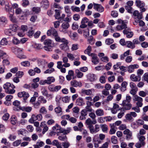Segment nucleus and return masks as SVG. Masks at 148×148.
Here are the masks:
<instances>
[{"mask_svg": "<svg viewBox=\"0 0 148 148\" xmlns=\"http://www.w3.org/2000/svg\"><path fill=\"white\" fill-rule=\"evenodd\" d=\"M56 14L55 15V17L56 19H60L61 18L60 16V11L58 10H55Z\"/></svg>", "mask_w": 148, "mask_h": 148, "instance_id": "obj_59", "label": "nucleus"}, {"mask_svg": "<svg viewBox=\"0 0 148 148\" xmlns=\"http://www.w3.org/2000/svg\"><path fill=\"white\" fill-rule=\"evenodd\" d=\"M94 91V89L93 88L88 90L82 89V93L88 95H91Z\"/></svg>", "mask_w": 148, "mask_h": 148, "instance_id": "obj_22", "label": "nucleus"}, {"mask_svg": "<svg viewBox=\"0 0 148 148\" xmlns=\"http://www.w3.org/2000/svg\"><path fill=\"white\" fill-rule=\"evenodd\" d=\"M134 101L136 103V105L138 107H141L143 105V99L137 95H135L133 98Z\"/></svg>", "mask_w": 148, "mask_h": 148, "instance_id": "obj_4", "label": "nucleus"}, {"mask_svg": "<svg viewBox=\"0 0 148 148\" xmlns=\"http://www.w3.org/2000/svg\"><path fill=\"white\" fill-rule=\"evenodd\" d=\"M137 138L139 140V142H141L145 145V140L146 138L144 136L140 135L139 134H137Z\"/></svg>", "mask_w": 148, "mask_h": 148, "instance_id": "obj_32", "label": "nucleus"}, {"mask_svg": "<svg viewBox=\"0 0 148 148\" xmlns=\"http://www.w3.org/2000/svg\"><path fill=\"white\" fill-rule=\"evenodd\" d=\"M13 105L21 109L22 107L20 106L21 102L18 100H15L13 102Z\"/></svg>", "mask_w": 148, "mask_h": 148, "instance_id": "obj_50", "label": "nucleus"}, {"mask_svg": "<svg viewBox=\"0 0 148 148\" xmlns=\"http://www.w3.org/2000/svg\"><path fill=\"white\" fill-rule=\"evenodd\" d=\"M37 62L39 66L45 65V64L47 63V62L45 60H41L40 59H38Z\"/></svg>", "mask_w": 148, "mask_h": 148, "instance_id": "obj_48", "label": "nucleus"}, {"mask_svg": "<svg viewBox=\"0 0 148 148\" xmlns=\"http://www.w3.org/2000/svg\"><path fill=\"white\" fill-rule=\"evenodd\" d=\"M135 3L136 6L139 8L141 7H144L145 6V3L140 0H136Z\"/></svg>", "mask_w": 148, "mask_h": 148, "instance_id": "obj_34", "label": "nucleus"}, {"mask_svg": "<svg viewBox=\"0 0 148 148\" xmlns=\"http://www.w3.org/2000/svg\"><path fill=\"white\" fill-rule=\"evenodd\" d=\"M88 41L91 45H93L95 43V40L92 36H90L88 38Z\"/></svg>", "mask_w": 148, "mask_h": 148, "instance_id": "obj_51", "label": "nucleus"}, {"mask_svg": "<svg viewBox=\"0 0 148 148\" xmlns=\"http://www.w3.org/2000/svg\"><path fill=\"white\" fill-rule=\"evenodd\" d=\"M61 86L60 85L55 86L54 85H51L48 87L49 90L53 92H56L58 91L61 88Z\"/></svg>", "mask_w": 148, "mask_h": 148, "instance_id": "obj_7", "label": "nucleus"}, {"mask_svg": "<svg viewBox=\"0 0 148 148\" xmlns=\"http://www.w3.org/2000/svg\"><path fill=\"white\" fill-rule=\"evenodd\" d=\"M32 11L36 13H38L40 11V9L39 7H34L32 9Z\"/></svg>", "mask_w": 148, "mask_h": 148, "instance_id": "obj_64", "label": "nucleus"}, {"mask_svg": "<svg viewBox=\"0 0 148 148\" xmlns=\"http://www.w3.org/2000/svg\"><path fill=\"white\" fill-rule=\"evenodd\" d=\"M42 115L41 114H39L35 115L34 114H33L31 116V118L29 120V122L31 123H33L34 121L36 120L40 121L42 120Z\"/></svg>", "mask_w": 148, "mask_h": 148, "instance_id": "obj_3", "label": "nucleus"}, {"mask_svg": "<svg viewBox=\"0 0 148 148\" xmlns=\"http://www.w3.org/2000/svg\"><path fill=\"white\" fill-rule=\"evenodd\" d=\"M130 79L133 82H139L140 80L141 76L139 75L136 76L134 74H132L130 76Z\"/></svg>", "mask_w": 148, "mask_h": 148, "instance_id": "obj_20", "label": "nucleus"}, {"mask_svg": "<svg viewBox=\"0 0 148 148\" xmlns=\"http://www.w3.org/2000/svg\"><path fill=\"white\" fill-rule=\"evenodd\" d=\"M0 4L2 6H5V10L6 11H9L10 7L9 3L7 2H5L4 0H0Z\"/></svg>", "mask_w": 148, "mask_h": 148, "instance_id": "obj_16", "label": "nucleus"}, {"mask_svg": "<svg viewBox=\"0 0 148 148\" xmlns=\"http://www.w3.org/2000/svg\"><path fill=\"white\" fill-rule=\"evenodd\" d=\"M30 30H29L27 33V35L31 37L32 36L34 33V31L32 30V27H30Z\"/></svg>", "mask_w": 148, "mask_h": 148, "instance_id": "obj_63", "label": "nucleus"}, {"mask_svg": "<svg viewBox=\"0 0 148 148\" xmlns=\"http://www.w3.org/2000/svg\"><path fill=\"white\" fill-rule=\"evenodd\" d=\"M46 80V84H50L55 81V79L53 77H49Z\"/></svg>", "mask_w": 148, "mask_h": 148, "instance_id": "obj_37", "label": "nucleus"}, {"mask_svg": "<svg viewBox=\"0 0 148 148\" xmlns=\"http://www.w3.org/2000/svg\"><path fill=\"white\" fill-rule=\"evenodd\" d=\"M69 24L68 22L64 21L63 22L61 25L62 29L61 32L64 33H66L67 32L66 30L69 27Z\"/></svg>", "mask_w": 148, "mask_h": 148, "instance_id": "obj_14", "label": "nucleus"}, {"mask_svg": "<svg viewBox=\"0 0 148 148\" xmlns=\"http://www.w3.org/2000/svg\"><path fill=\"white\" fill-rule=\"evenodd\" d=\"M138 95L140 97H145L147 95H148V90L140 91L138 92Z\"/></svg>", "mask_w": 148, "mask_h": 148, "instance_id": "obj_36", "label": "nucleus"}, {"mask_svg": "<svg viewBox=\"0 0 148 148\" xmlns=\"http://www.w3.org/2000/svg\"><path fill=\"white\" fill-rule=\"evenodd\" d=\"M9 18L10 20L13 23H16L17 22V19L16 18L13 16V13L12 14H9Z\"/></svg>", "mask_w": 148, "mask_h": 148, "instance_id": "obj_45", "label": "nucleus"}, {"mask_svg": "<svg viewBox=\"0 0 148 148\" xmlns=\"http://www.w3.org/2000/svg\"><path fill=\"white\" fill-rule=\"evenodd\" d=\"M88 79L91 82L95 81L97 79L96 76L93 74L89 73L87 75Z\"/></svg>", "mask_w": 148, "mask_h": 148, "instance_id": "obj_27", "label": "nucleus"}, {"mask_svg": "<svg viewBox=\"0 0 148 148\" xmlns=\"http://www.w3.org/2000/svg\"><path fill=\"white\" fill-rule=\"evenodd\" d=\"M137 116V114L134 112H132L126 114L125 118L126 119L130 121H133L134 119L133 118Z\"/></svg>", "mask_w": 148, "mask_h": 148, "instance_id": "obj_6", "label": "nucleus"}, {"mask_svg": "<svg viewBox=\"0 0 148 148\" xmlns=\"http://www.w3.org/2000/svg\"><path fill=\"white\" fill-rule=\"evenodd\" d=\"M97 123V121L96 120H92L90 118L87 119L85 121V124L87 126V127H88L95 124Z\"/></svg>", "mask_w": 148, "mask_h": 148, "instance_id": "obj_19", "label": "nucleus"}, {"mask_svg": "<svg viewBox=\"0 0 148 148\" xmlns=\"http://www.w3.org/2000/svg\"><path fill=\"white\" fill-rule=\"evenodd\" d=\"M52 145L56 146L57 148H62L61 144L57 140H53L52 142Z\"/></svg>", "mask_w": 148, "mask_h": 148, "instance_id": "obj_33", "label": "nucleus"}, {"mask_svg": "<svg viewBox=\"0 0 148 148\" xmlns=\"http://www.w3.org/2000/svg\"><path fill=\"white\" fill-rule=\"evenodd\" d=\"M95 113L97 116H101L104 115L103 110L101 109H99L97 110L96 111Z\"/></svg>", "mask_w": 148, "mask_h": 148, "instance_id": "obj_44", "label": "nucleus"}, {"mask_svg": "<svg viewBox=\"0 0 148 148\" xmlns=\"http://www.w3.org/2000/svg\"><path fill=\"white\" fill-rule=\"evenodd\" d=\"M3 87L5 90V92L8 94H13L15 92V90L14 89L15 88V86L10 83L7 82L4 84Z\"/></svg>", "mask_w": 148, "mask_h": 148, "instance_id": "obj_2", "label": "nucleus"}, {"mask_svg": "<svg viewBox=\"0 0 148 148\" xmlns=\"http://www.w3.org/2000/svg\"><path fill=\"white\" fill-rule=\"evenodd\" d=\"M145 145L139 142L136 143L135 145V147L137 148H140L144 147Z\"/></svg>", "mask_w": 148, "mask_h": 148, "instance_id": "obj_61", "label": "nucleus"}, {"mask_svg": "<svg viewBox=\"0 0 148 148\" xmlns=\"http://www.w3.org/2000/svg\"><path fill=\"white\" fill-rule=\"evenodd\" d=\"M104 54L103 53H99L98 54L101 61L107 63L108 62L109 59L108 57L104 56Z\"/></svg>", "mask_w": 148, "mask_h": 148, "instance_id": "obj_17", "label": "nucleus"}, {"mask_svg": "<svg viewBox=\"0 0 148 148\" xmlns=\"http://www.w3.org/2000/svg\"><path fill=\"white\" fill-rule=\"evenodd\" d=\"M133 15L134 18H138V19H141L143 17L142 14L141 13H139L137 10L134 11Z\"/></svg>", "mask_w": 148, "mask_h": 148, "instance_id": "obj_26", "label": "nucleus"}, {"mask_svg": "<svg viewBox=\"0 0 148 148\" xmlns=\"http://www.w3.org/2000/svg\"><path fill=\"white\" fill-rule=\"evenodd\" d=\"M23 49L22 48H18L17 49V56L20 59H25L27 56L22 53Z\"/></svg>", "mask_w": 148, "mask_h": 148, "instance_id": "obj_9", "label": "nucleus"}, {"mask_svg": "<svg viewBox=\"0 0 148 148\" xmlns=\"http://www.w3.org/2000/svg\"><path fill=\"white\" fill-rule=\"evenodd\" d=\"M94 8L97 11L101 12L104 10V8L100 4L94 3Z\"/></svg>", "mask_w": 148, "mask_h": 148, "instance_id": "obj_15", "label": "nucleus"}, {"mask_svg": "<svg viewBox=\"0 0 148 148\" xmlns=\"http://www.w3.org/2000/svg\"><path fill=\"white\" fill-rule=\"evenodd\" d=\"M128 85V83L126 81L122 82L121 84V86L120 88L122 92H124L126 90L127 86Z\"/></svg>", "mask_w": 148, "mask_h": 148, "instance_id": "obj_28", "label": "nucleus"}, {"mask_svg": "<svg viewBox=\"0 0 148 148\" xmlns=\"http://www.w3.org/2000/svg\"><path fill=\"white\" fill-rule=\"evenodd\" d=\"M123 133L126 135V137L127 140H130L133 139L132 132L129 129H126L124 131Z\"/></svg>", "mask_w": 148, "mask_h": 148, "instance_id": "obj_8", "label": "nucleus"}, {"mask_svg": "<svg viewBox=\"0 0 148 148\" xmlns=\"http://www.w3.org/2000/svg\"><path fill=\"white\" fill-rule=\"evenodd\" d=\"M62 128L60 127L58 124H56V125L53 127V129L54 131H60L61 132V130Z\"/></svg>", "mask_w": 148, "mask_h": 148, "instance_id": "obj_54", "label": "nucleus"}, {"mask_svg": "<svg viewBox=\"0 0 148 148\" xmlns=\"http://www.w3.org/2000/svg\"><path fill=\"white\" fill-rule=\"evenodd\" d=\"M138 68L139 66L137 64H131L127 67V71L129 73H132L134 71L135 69H138Z\"/></svg>", "mask_w": 148, "mask_h": 148, "instance_id": "obj_13", "label": "nucleus"}, {"mask_svg": "<svg viewBox=\"0 0 148 148\" xmlns=\"http://www.w3.org/2000/svg\"><path fill=\"white\" fill-rule=\"evenodd\" d=\"M10 121L12 125H15L18 122L17 117L15 115H12L10 119Z\"/></svg>", "mask_w": 148, "mask_h": 148, "instance_id": "obj_30", "label": "nucleus"}, {"mask_svg": "<svg viewBox=\"0 0 148 148\" xmlns=\"http://www.w3.org/2000/svg\"><path fill=\"white\" fill-rule=\"evenodd\" d=\"M127 47L132 49H133L135 47V45H134L132 42L131 41H128L126 42Z\"/></svg>", "mask_w": 148, "mask_h": 148, "instance_id": "obj_38", "label": "nucleus"}, {"mask_svg": "<svg viewBox=\"0 0 148 148\" xmlns=\"http://www.w3.org/2000/svg\"><path fill=\"white\" fill-rule=\"evenodd\" d=\"M7 19L4 16H1L0 17V25H5L7 24Z\"/></svg>", "mask_w": 148, "mask_h": 148, "instance_id": "obj_31", "label": "nucleus"}, {"mask_svg": "<svg viewBox=\"0 0 148 148\" xmlns=\"http://www.w3.org/2000/svg\"><path fill=\"white\" fill-rule=\"evenodd\" d=\"M10 29L15 34L17 29H18V26L16 24L11 25L10 26Z\"/></svg>", "mask_w": 148, "mask_h": 148, "instance_id": "obj_35", "label": "nucleus"}, {"mask_svg": "<svg viewBox=\"0 0 148 148\" xmlns=\"http://www.w3.org/2000/svg\"><path fill=\"white\" fill-rule=\"evenodd\" d=\"M92 50L91 47L88 46L87 49L84 51V53L85 54H88L89 56H90L92 53H91Z\"/></svg>", "mask_w": 148, "mask_h": 148, "instance_id": "obj_40", "label": "nucleus"}, {"mask_svg": "<svg viewBox=\"0 0 148 148\" xmlns=\"http://www.w3.org/2000/svg\"><path fill=\"white\" fill-rule=\"evenodd\" d=\"M58 139L60 140L63 141H66L67 140V137L65 134H62L59 136Z\"/></svg>", "mask_w": 148, "mask_h": 148, "instance_id": "obj_52", "label": "nucleus"}, {"mask_svg": "<svg viewBox=\"0 0 148 148\" xmlns=\"http://www.w3.org/2000/svg\"><path fill=\"white\" fill-rule=\"evenodd\" d=\"M119 110V105L115 103L113 104V107L111 109V112L114 114H116Z\"/></svg>", "mask_w": 148, "mask_h": 148, "instance_id": "obj_23", "label": "nucleus"}, {"mask_svg": "<svg viewBox=\"0 0 148 148\" xmlns=\"http://www.w3.org/2000/svg\"><path fill=\"white\" fill-rule=\"evenodd\" d=\"M89 116L93 120H96V116L94 113V110L89 112Z\"/></svg>", "mask_w": 148, "mask_h": 148, "instance_id": "obj_53", "label": "nucleus"}, {"mask_svg": "<svg viewBox=\"0 0 148 148\" xmlns=\"http://www.w3.org/2000/svg\"><path fill=\"white\" fill-rule=\"evenodd\" d=\"M62 144L64 148H68L70 145V143L67 141L66 142L62 143Z\"/></svg>", "mask_w": 148, "mask_h": 148, "instance_id": "obj_58", "label": "nucleus"}, {"mask_svg": "<svg viewBox=\"0 0 148 148\" xmlns=\"http://www.w3.org/2000/svg\"><path fill=\"white\" fill-rule=\"evenodd\" d=\"M117 23L119 24L116 27V29L117 31H121L128 28L127 25L128 21L127 20H122L121 19H119L117 21Z\"/></svg>", "mask_w": 148, "mask_h": 148, "instance_id": "obj_1", "label": "nucleus"}, {"mask_svg": "<svg viewBox=\"0 0 148 148\" xmlns=\"http://www.w3.org/2000/svg\"><path fill=\"white\" fill-rule=\"evenodd\" d=\"M41 7L47 8L49 6V2L48 0H42L40 3Z\"/></svg>", "mask_w": 148, "mask_h": 148, "instance_id": "obj_24", "label": "nucleus"}, {"mask_svg": "<svg viewBox=\"0 0 148 148\" xmlns=\"http://www.w3.org/2000/svg\"><path fill=\"white\" fill-rule=\"evenodd\" d=\"M16 14H23L24 13L22 10L20 8H18L16 9L15 11Z\"/></svg>", "mask_w": 148, "mask_h": 148, "instance_id": "obj_57", "label": "nucleus"}, {"mask_svg": "<svg viewBox=\"0 0 148 148\" xmlns=\"http://www.w3.org/2000/svg\"><path fill=\"white\" fill-rule=\"evenodd\" d=\"M5 32L6 35L9 36H13L15 34L10 29L5 30Z\"/></svg>", "mask_w": 148, "mask_h": 148, "instance_id": "obj_42", "label": "nucleus"}, {"mask_svg": "<svg viewBox=\"0 0 148 148\" xmlns=\"http://www.w3.org/2000/svg\"><path fill=\"white\" fill-rule=\"evenodd\" d=\"M122 106L123 107V108L125 110H129L130 109L132 105L130 102L124 100L122 103Z\"/></svg>", "mask_w": 148, "mask_h": 148, "instance_id": "obj_10", "label": "nucleus"}, {"mask_svg": "<svg viewBox=\"0 0 148 148\" xmlns=\"http://www.w3.org/2000/svg\"><path fill=\"white\" fill-rule=\"evenodd\" d=\"M100 126L102 131L103 132L107 133L108 130V126L106 124H101Z\"/></svg>", "mask_w": 148, "mask_h": 148, "instance_id": "obj_41", "label": "nucleus"}, {"mask_svg": "<svg viewBox=\"0 0 148 148\" xmlns=\"http://www.w3.org/2000/svg\"><path fill=\"white\" fill-rule=\"evenodd\" d=\"M54 110L56 114H61L62 112V109L60 106H58L56 108L54 109Z\"/></svg>", "mask_w": 148, "mask_h": 148, "instance_id": "obj_55", "label": "nucleus"}, {"mask_svg": "<svg viewBox=\"0 0 148 148\" xmlns=\"http://www.w3.org/2000/svg\"><path fill=\"white\" fill-rule=\"evenodd\" d=\"M18 96L19 97H23L24 100H26L29 97V95L27 92L23 91L19 92L18 93Z\"/></svg>", "mask_w": 148, "mask_h": 148, "instance_id": "obj_12", "label": "nucleus"}, {"mask_svg": "<svg viewBox=\"0 0 148 148\" xmlns=\"http://www.w3.org/2000/svg\"><path fill=\"white\" fill-rule=\"evenodd\" d=\"M66 78L67 80L69 81L71 79H74L75 77H74V72L72 70H70L69 71L68 75L66 76Z\"/></svg>", "mask_w": 148, "mask_h": 148, "instance_id": "obj_21", "label": "nucleus"}, {"mask_svg": "<svg viewBox=\"0 0 148 148\" xmlns=\"http://www.w3.org/2000/svg\"><path fill=\"white\" fill-rule=\"evenodd\" d=\"M71 86L75 87L77 86L81 87L82 86V84L81 82H78L75 80L71 81Z\"/></svg>", "mask_w": 148, "mask_h": 148, "instance_id": "obj_25", "label": "nucleus"}, {"mask_svg": "<svg viewBox=\"0 0 148 148\" xmlns=\"http://www.w3.org/2000/svg\"><path fill=\"white\" fill-rule=\"evenodd\" d=\"M123 33L124 34H126V37L128 38H132L134 35L133 33L131 31V30L129 28L123 30Z\"/></svg>", "mask_w": 148, "mask_h": 148, "instance_id": "obj_11", "label": "nucleus"}, {"mask_svg": "<svg viewBox=\"0 0 148 148\" xmlns=\"http://www.w3.org/2000/svg\"><path fill=\"white\" fill-rule=\"evenodd\" d=\"M76 103L77 105L79 106H83L84 104L83 99L81 97L77 99Z\"/></svg>", "mask_w": 148, "mask_h": 148, "instance_id": "obj_39", "label": "nucleus"}, {"mask_svg": "<svg viewBox=\"0 0 148 148\" xmlns=\"http://www.w3.org/2000/svg\"><path fill=\"white\" fill-rule=\"evenodd\" d=\"M67 56L70 60L71 61L75 60L76 59L75 58V55L71 53H67Z\"/></svg>", "mask_w": 148, "mask_h": 148, "instance_id": "obj_47", "label": "nucleus"}, {"mask_svg": "<svg viewBox=\"0 0 148 148\" xmlns=\"http://www.w3.org/2000/svg\"><path fill=\"white\" fill-rule=\"evenodd\" d=\"M44 44L45 45L50 46L52 47H53V42L50 39H47L45 40Z\"/></svg>", "mask_w": 148, "mask_h": 148, "instance_id": "obj_29", "label": "nucleus"}, {"mask_svg": "<svg viewBox=\"0 0 148 148\" xmlns=\"http://www.w3.org/2000/svg\"><path fill=\"white\" fill-rule=\"evenodd\" d=\"M62 42L63 43L59 45L60 48L64 51H68L69 50V47L68 45L69 43L68 41L66 39H64Z\"/></svg>", "mask_w": 148, "mask_h": 148, "instance_id": "obj_5", "label": "nucleus"}, {"mask_svg": "<svg viewBox=\"0 0 148 148\" xmlns=\"http://www.w3.org/2000/svg\"><path fill=\"white\" fill-rule=\"evenodd\" d=\"M21 140H18L14 141L13 143V145L14 147H17L21 144Z\"/></svg>", "mask_w": 148, "mask_h": 148, "instance_id": "obj_62", "label": "nucleus"}, {"mask_svg": "<svg viewBox=\"0 0 148 148\" xmlns=\"http://www.w3.org/2000/svg\"><path fill=\"white\" fill-rule=\"evenodd\" d=\"M90 56L92 57V62L94 64H96L99 63V60L97 55L94 53H92Z\"/></svg>", "mask_w": 148, "mask_h": 148, "instance_id": "obj_18", "label": "nucleus"}, {"mask_svg": "<svg viewBox=\"0 0 148 148\" xmlns=\"http://www.w3.org/2000/svg\"><path fill=\"white\" fill-rule=\"evenodd\" d=\"M8 43V41L5 38H2L0 41V45L2 46H6Z\"/></svg>", "mask_w": 148, "mask_h": 148, "instance_id": "obj_49", "label": "nucleus"}, {"mask_svg": "<svg viewBox=\"0 0 148 148\" xmlns=\"http://www.w3.org/2000/svg\"><path fill=\"white\" fill-rule=\"evenodd\" d=\"M21 110L27 112H30L32 110V108L30 107H22Z\"/></svg>", "mask_w": 148, "mask_h": 148, "instance_id": "obj_56", "label": "nucleus"}, {"mask_svg": "<svg viewBox=\"0 0 148 148\" xmlns=\"http://www.w3.org/2000/svg\"><path fill=\"white\" fill-rule=\"evenodd\" d=\"M75 73L77 77L78 78H81L83 76V73L81 72L78 69H76L75 70Z\"/></svg>", "mask_w": 148, "mask_h": 148, "instance_id": "obj_43", "label": "nucleus"}, {"mask_svg": "<svg viewBox=\"0 0 148 148\" xmlns=\"http://www.w3.org/2000/svg\"><path fill=\"white\" fill-rule=\"evenodd\" d=\"M22 66H29L30 65V62L28 61H25L22 62L21 63Z\"/></svg>", "mask_w": 148, "mask_h": 148, "instance_id": "obj_60", "label": "nucleus"}, {"mask_svg": "<svg viewBox=\"0 0 148 148\" xmlns=\"http://www.w3.org/2000/svg\"><path fill=\"white\" fill-rule=\"evenodd\" d=\"M38 101L40 103H45L47 102V100L42 96H40L38 98Z\"/></svg>", "mask_w": 148, "mask_h": 148, "instance_id": "obj_46", "label": "nucleus"}]
</instances>
